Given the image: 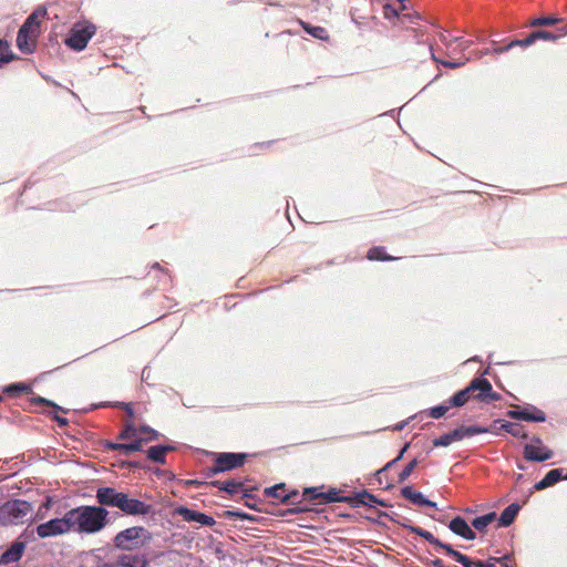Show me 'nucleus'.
<instances>
[{
	"label": "nucleus",
	"instance_id": "6",
	"mask_svg": "<svg viewBox=\"0 0 567 567\" xmlns=\"http://www.w3.org/2000/svg\"><path fill=\"white\" fill-rule=\"evenodd\" d=\"M246 453H216L214 464L206 468V476L212 477L218 473L243 466L247 460Z\"/></svg>",
	"mask_w": 567,
	"mask_h": 567
},
{
	"label": "nucleus",
	"instance_id": "36",
	"mask_svg": "<svg viewBox=\"0 0 567 567\" xmlns=\"http://www.w3.org/2000/svg\"><path fill=\"white\" fill-rule=\"evenodd\" d=\"M8 41L0 39V68L14 59Z\"/></svg>",
	"mask_w": 567,
	"mask_h": 567
},
{
	"label": "nucleus",
	"instance_id": "46",
	"mask_svg": "<svg viewBox=\"0 0 567 567\" xmlns=\"http://www.w3.org/2000/svg\"><path fill=\"white\" fill-rule=\"evenodd\" d=\"M430 52H431V55H432V59L439 63H441L443 66L445 68H450V69H457V68H461L463 65H465L466 61H462V62H452V61H445V60H437L436 56L434 55V53L432 52V47H430Z\"/></svg>",
	"mask_w": 567,
	"mask_h": 567
},
{
	"label": "nucleus",
	"instance_id": "32",
	"mask_svg": "<svg viewBox=\"0 0 567 567\" xmlns=\"http://www.w3.org/2000/svg\"><path fill=\"white\" fill-rule=\"evenodd\" d=\"M496 519V513L492 512L486 515L476 517L472 520V526L478 530L484 532L486 527Z\"/></svg>",
	"mask_w": 567,
	"mask_h": 567
},
{
	"label": "nucleus",
	"instance_id": "33",
	"mask_svg": "<svg viewBox=\"0 0 567 567\" xmlns=\"http://www.w3.org/2000/svg\"><path fill=\"white\" fill-rule=\"evenodd\" d=\"M4 393H7L10 396H18L21 393H32V388L24 383H13L4 388Z\"/></svg>",
	"mask_w": 567,
	"mask_h": 567
},
{
	"label": "nucleus",
	"instance_id": "18",
	"mask_svg": "<svg viewBox=\"0 0 567 567\" xmlns=\"http://www.w3.org/2000/svg\"><path fill=\"white\" fill-rule=\"evenodd\" d=\"M346 499L347 503H349L352 507H359L361 505L374 507L375 504L385 505L383 502L379 501L374 495L367 491L357 493L355 495Z\"/></svg>",
	"mask_w": 567,
	"mask_h": 567
},
{
	"label": "nucleus",
	"instance_id": "19",
	"mask_svg": "<svg viewBox=\"0 0 567 567\" xmlns=\"http://www.w3.org/2000/svg\"><path fill=\"white\" fill-rule=\"evenodd\" d=\"M565 23H567L566 19H564L557 14H548V16H543V17L530 19L526 23V27H528V28L553 27V25L561 27Z\"/></svg>",
	"mask_w": 567,
	"mask_h": 567
},
{
	"label": "nucleus",
	"instance_id": "15",
	"mask_svg": "<svg viewBox=\"0 0 567 567\" xmlns=\"http://www.w3.org/2000/svg\"><path fill=\"white\" fill-rule=\"evenodd\" d=\"M175 513L182 516L186 522H196L203 526H214L216 524L214 517L184 506L177 507Z\"/></svg>",
	"mask_w": 567,
	"mask_h": 567
},
{
	"label": "nucleus",
	"instance_id": "12",
	"mask_svg": "<svg viewBox=\"0 0 567 567\" xmlns=\"http://www.w3.org/2000/svg\"><path fill=\"white\" fill-rule=\"evenodd\" d=\"M123 492H118L114 487L103 486L96 489V501L99 507H116L118 508Z\"/></svg>",
	"mask_w": 567,
	"mask_h": 567
},
{
	"label": "nucleus",
	"instance_id": "4",
	"mask_svg": "<svg viewBox=\"0 0 567 567\" xmlns=\"http://www.w3.org/2000/svg\"><path fill=\"white\" fill-rule=\"evenodd\" d=\"M147 538H150L147 529L133 526L117 533L113 538V546L122 550H134L143 547Z\"/></svg>",
	"mask_w": 567,
	"mask_h": 567
},
{
	"label": "nucleus",
	"instance_id": "44",
	"mask_svg": "<svg viewBox=\"0 0 567 567\" xmlns=\"http://www.w3.org/2000/svg\"><path fill=\"white\" fill-rule=\"evenodd\" d=\"M417 466V461H411L399 474V483H403L408 480V477L413 473L415 467Z\"/></svg>",
	"mask_w": 567,
	"mask_h": 567
},
{
	"label": "nucleus",
	"instance_id": "57",
	"mask_svg": "<svg viewBox=\"0 0 567 567\" xmlns=\"http://www.w3.org/2000/svg\"><path fill=\"white\" fill-rule=\"evenodd\" d=\"M250 496H251V495H250V493H249V492H247V491H246V492L244 493V497H250Z\"/></svg>",
	"mask_w": 567,
	"mask_h": 567
},
{
	"label": "nucleus",
	"instance_id": "60",
	"mask_svg": "<svg viewBox=\"0 0 567 567\" xmlns=\"http://www.w3.org/2000/svg\"><path fill=\"white\" fill-rule=\"evenodd\" d=\"M566 478H567V475H566Z\"/></svg>",
	"mask_w": 567,
	"mask_h": 567
},
{
	"label": "nucleus",
	"instance_id": "52",
	"mask_svg": "<svg viewBox=\"0 0 567 567\" xmlns=\"http://www.w3.org/2000/svg\"><path fill=\"white\" fill-rule=\"evenodd\" d=\"M409 446H410V445H409V443H406V444L403 446V449L400 451V453L398 454V456L394 458V460H396V462H398V461H400V460L402 458L403 454H404V453H405V451L409 449Z\"/></svg>",
	"mask_w": 567,
	"mask_h": 567
},
{
	"label": "nucleus",
	"instance_id": "48",
	"mask_svg": "<svg viewBox=\"0 0 567 567\" xmlns=\"http://www.w3.org/2000/svg\"><path fill=\"white\" fill-rule=\"evenodd\" d=\"M131 444V447H132V452H140L143 450V445L146 444L145 441H143L140 436L135 437L132 440V442H130Z\"/></svg>",
	"mask_w": 567,
	"mask_h": 567
},
{
	"label": "nucleus",
	"instance_id": "26",
	"mask_svg": "<svg viewBox=\"0 0 567 567\" xmlns=\"http://www.w3.org/2000/svg\"><path fill=\"white\" fill-rule=\"evenodd\" d=\"M117 565L122 567H146L147 560L140 555H122L117 559Z\"/></svg>",
	"mask_w": 567,
	"mask_h": 567
},
{
	"label": "nucleus",
	"instance_id": "11",
	"mask_svg": "<svg viewBox=\"0 0 567 567\" xmlns=\"http://www.w3.org/2000/svg\"><path fill=\"white\" fill-rule=\"evenodd\" d=\"M565 35H567V23H565L561 27H558L556 32H550L546 30H535L530 32L526 38L520 39V48H528L533 45L537 40L556 42Z\"/></svg>",
	"mask_w": 567,
	"mask_h": 567
},
{
	"label": "nucleus",
	"instance_id": "20",
	"mask_svg": "<svg viewBox=\"0 0 567 567\" xmlns=\"http://www.w3.org/2000/svg\"><path fill=\"white\" fill-rule=\"evenodd\" d=\"M411 533L419 535L420 537L424 538L430 544L434 545L436 548L444 549L445 553L449 555V548H453L450 544H445L441 542L439 538H436L432 533L429 530H425L419 526H405Z\"/></svg>",
	"mask_w": 567,
	"mask_h": 567
},
{
	"label": "nucleus",
	"instance_id": "43",
	"mask_svg": "<svg viewBox=\"0 0 567 567\" xmlns=\"http://www.w3.org/2000/svg\"><path fill=\"white\" fill-rule=\"evenodd\" d=\"M452 405L449 404H442L437 406H433L429 410L427 414L432 419H440L446 414V412L450 410Z\"/></svg>",
	"mask_w": 567,
	"mask_h": 567
},
{
	"label": "nucleus",
	"instance_id": "51",
	"mask_svg": "<svg viewBox=\"0 0 567 567\" xmlns=\"http://www.w3.org/2000/svg\"><path fill=\"white\" fill-rule=\"evenodd\" d=\"M118 405L125 410L130 417L133 416L134 412L131 403H120Z\"/></svg>",
	"mask_w": 567,
	"mask_h": 567
},
{
	"label": "nucleus",
	"instance_id": "49",
	"mask_svg": "<svg viewBox=\"0 0 567 567\" xmlns=\"http://www.w3.org/2000/svg\"><path fill=\"white\" fill-rule=\"evenodd\" d=\"M383 13H384L385 18H391V17H396L398 16L396 9L393 6H391V4H385L383 7Z\"/></svg>",
	"mask_w": 567,
	"mask_h": 567
},
{
	"label": "nucleus",
	"instance_id": "58",
	"mask_svg": "<svg viewBox=\"0 0 567 567\" xmlns=\"http://www.w3.org/2000/svg\"><path fill=\"white\" fill-rule=\"evenodd\" d=\"M483 53L484 54H489V53H493V52H492V50L486 49Z\"/></svg>",
	"mask_w": 567,
	"mask_h": 567
},
{
	"label": "nucleus",
	"instance_id": "53",
	"mask_svg": "<svg viewBox=\"0 0 567 567\" xmlns=\"http://www.w3.org/2000/svg\"><path fill=\"white\" fill-rule=\"evenodd\" d=\"M229 515L235 516V517H239V518H246L247 517L246 514H243L240 512H229Z\"/></svg>",
	"mask_w": 567,
	"mask_h": 567
},
{
	"label": "nucleus",
	"instance_id": "27",
	"mask_svg": "<svg viewBox=\"0 0 567 567\" xmlns=\"http://www.w3.org/2000/svg\"><path fill=\"white\" fill-rule=\"evenodd\" d=\"M298 496V491H291L290 493H287L284 498H281L282 504L296 505L295 508L288 511L290 514H299L309 511L307 506L301 505L302 501H297Z\"/></svg>",
	"mask_w": 567,
	"mask_h": 567
},
{
	"label": "nucleus",
	"instance_id": "23",
	"mask_svg": "<svg viewBox=\"0 0 567 567\" xmlns=\"http://www.w3.org/2000/svg\"><path fill=\"white\" fill-rule=\"evenodd\" d=\"M401 495L412 502L413 504L421 506L436 507V504L432 501L426 499L422 493L416 492L411 486H405L401 489Z\"/></svg>",
	"mask_w": 567,
	"mask_h": 567
},
{
	"label": "nucleus",
	"instance_id": "5",
	"mask_svg": "<svg viewBox=\"0 0 567 567\" xmlns=\"http://www.w3.org/2000/svg\"><path fill=\"white\" fill-rule=\"evenodd\" d=\"M95 32L96 27L93 23L89 21L76 22L71 28L69 37L65 39V44L75 51H82L86 48Z\"/></svg>",
	"mask_w": 567,
	"mask_h": 567
},
{
	"label": "nucleus",
	"instance_id": "25",
	"mask_svg": "<svg viewBox=\"0 0 567 567\" xmlns=\"http://www.w3.org/2000/svg\"><path fill=\"white\" fill-rule=\"evenodd\" d=\"M520 509V506L516 503H513L508 505L501 514L498 519V525L502 527H507L513 524L516 516L518 515V512Z\"/></svg>",
	"mask_w": 567,
	"mask_h": 567
},
{
	"label": "nucleus",
	"instance_id": "39",
	"mask_svg": "<svg viewBox=\"0 0 567 567\" xmlns=\"http://www.w3.org/2000/svg\"><path fill=\"white\" fill-rule=\"evenodd\" d=\"M138 435L137 426L132 422H127L124 429L118 433L117 439L121 441L133 440Z\"/></svg>",
	"mask_w": 567,
	"mask_h": 567
},
{
	"label": "nucleus",
	"instance_id": "42",
	"mask_svg": "<svg viewBox=\"0 0 567 567\" xmlns=\"http://www.w3.org/2000/svg\"><path fill=\"white\" fill-rule=\"evenodd\" d=\"M265 494L268 497H272V498L279 499L281 502V498H284L286 495L285 494V484L281 483V484H277L275 486L268 487L265 489Z\"/></svg>",
	"mask_w": 567,
	"mask_h": 567
},
{
	"label": "nucleus",
	"instance_id": "16",
	"mask_svg": "<svg viewBox=\"0 0 567 567\" xmlns=\"http://www.w3.org/2000/svg\"><path fill=\"white\" fill-rule=\"evenodd\" d=\"M554 452L544 445L526 444L524 458L529 462H544L551 458Z\"/></svg>",
	"mask_w": 567,
	"mask_h": 567
},
{
	"label": "nucleus",
	"instance_id": "47",
	"mask_svg": "<svg viewBox=\"0 0 567 567\" xmlns=\"http://www.w3.org/2000/svg\"><path fill=\"white\" fill-rule=\"evenodd\" d=\"M439 39L447 49L452 48L460 40V38H449L444 33H440Z\"/></svg>",
	"mask_w": 567,
	"mask_h": 567
},
{
	"label": "nucleus",
	"instance_id": "45",
	"mask_svg": "<svg viewBox=\"0 0 567 567\" xmlns=\"http://www.w3.org/2000/svg\"><path fill=\"white\" fill-rule=\"evenodd\" d=\"M522 40H512L507 44L502 47H494L492 52L494 54H503L515 47H520Z\"/></svg>",
	"mask_w": 567,
	"mask_h": 567
},
{
	"label": "nucleus",
	"instance_id": "56",
	"mask_svg": "<svg viewBox=\"0 0 567 567\" xmlns=\"http://www.w3.org/2000/svg\"><path fill=\"white\" fill-rule=\"evenodd\" d=\"M532 444H535V445H543V442L539 437H534L533 439V443Z\"/></svg>",
	"mask_w": 567,
	"mask_h": 567
},
{
	"label": "nucleus",
	"instance_id": "40",
	"mask_svg": "<svg viewBox=\"0 0 567 567\" xmlns=\"http://www.w3.org/2000/svg\"><path fill=\"white\" fill-rule=\"evenodd\" d=\"M344 498H350V496H340L337 488H330L327 493L322 494L321 504L324 505L332 502H347Z\"/></svg>",
	"mask_w": 567,
	"mask_h": 567
},
{
	"label": "nucleus",
	"instance_id": "14",
	"mask_svg": "<svg viewBox=\"0 0 567 567\" xmlns=\"http://www.w3.org/2000/svg\"><path fill=\"white\" fill-rule=\"evenodd\" d=\"M27 548V543L20 539L14 540L0 556V566H7L19 561Z\"/></svg>",
	"mask_w": 567,
	"mask_h": 567
},
{
	"label": "nucleus",
	"instance_id": "28",
	"mask_svg": "<svg viewBox=\"0 0 567 567\" xmlns=\"http://www.w3.org/2000/svg\"><path fill=\"white\" fill-rule=\"evenodd\" d=\"M449 555L453 557L457 563L462 564L464 567H486V564L482 560H474L463 555L462 553L455 550L454 548H449Z\"/></svg>",
	"mask_w": 567,
	"mask_h": 567
},
{
	"label": "nucleus",
	"instance_id": "24",
	"mask_svg": "<svg viewBox=\"0 0 567 567\" xmlns=\"http://www.w3.org/2000/svg\"><path fill=\"white\" fill-rule=\"evenodd\" d=\"M563 478V470L561 468H554L550 470L538 483L535 484L536 491L545 489L549 486H553L557 482H559Z\"/></svg>",
	"mask_w": 567,
	"mask_h": 567
},
{
	"label": "nucleus",
	"instance_id": "55",
	"mask_svg": "<svg viewBox=\"0 0 567 567\" xmlns=\"http://www.w3.org/2000/svg\"><path fill=\"white\" fill-rule=\"evenodd\" d=\"M396 463V460H392L391 462H389L383 468L382 471H385L392 466H394V464Z\"/></svg>",
	"mask_w": 567,
	"mask_h": 567
},
{
	"label": "nucleus",
	"instance_id": "38",
	"mask_svg": "<svg viewBox=\"0 0 567 567\" xmlns=\"http://www.w3.org/2000/svg\"><path fill=\"white\" fill-rule=\"evenodd\" d=\"M137 431H138L137 437L140 436L146 443L157 440L158 435H159V433L156 430H154L147 425L138 426Z\"/></svg>",
	"mask_w": 567,
	"mask_h": 567
},
{
	"label": "nucleus",
	"instance_id": "41",
	"mask_svg": "<svg viewBox=\"0 0 567 567\" xmlns=\"http://www.w3.org/2000/svg\"><path fill=\"white\" fill-rule=\"evenodd\" d=\"M106 449L110 451H116L121 455L127 456L132 453V447L130 443H106Z\"/></svg>",
	"mask_w": 567,
	"mask_h": 567
},
{
	"label": "nucleus",
	"instance_id": "54",
	"mask_svg": "<svg viewBox=\"0 0 567 567\" xmlns=\"http://www.w3.org/2000/svg\"><path fill=\"white\" fill-rule=\"evenodd\" d=\"M497 561V558H489L487 561H484L486 564V567H495V563Z\"/></svg>",
	"mask_w": 567,
	"mask_h": 567
},
{
	"label": "nucleus",
	"instance_id": "35",
	"mask_svg": "<svg viewBox=\"0 0 567 567\" xmlns=\"http://www.w3.org/2000/svg\"><path fill=\"white\" fill-rule=\"evenodd\" d=\"M505 432L512 434L515 437L527 439V433L520 424L504 422L501 426Z\"/></svg>",
	"mask_w": 567,
	"mask_h": 567
},
{
	"label": "nucleus",
	"instance_id": "21",
	"mask_svg": "<svg viewBox=\"0 0 567 567\" xmlns=\"http://www.w3.org/2000/svg\"><path fill=\"white\" fill-rule=\"evenodd\" d=\"M31 403L39 404V405H47V406L52 408L54 410L53 413H52V419L54 421H56V423L60 426H66L68 425V423H69L68 419L58 415L59 411H62L63 413H66L68 410H64L63 408L56 405L54 402H52V401H50V400H48L45 398H42V396H33L31 399Z\"/></svg>",
	"mask_w": 567,
	"mask_h": 567
},
{
	"label": "nucleus",
	"instance_id": "30",
	"mask_svg": "<svg viewBox=\"0 0 567 567\" xmlns=\"http://www.w3.org/2000/svg\"><path fill=\"white\" fill-rule=\"evenodd\" d=\"M367 258L373 261H390L398 259L395 257L388 255L384 247L382 246H374L370 248L367 252Z\"/></svg>",
	"mask_w": 567,
	"mask_h": 567
},
{
	"label": "nucleus",
	"instance_id": "9",
	"mask_svg": "<svg viewBox=\"0 0 567 567\" xmlns=\"http://www.w3.org/2000/svg\"><path fill=\"white\" fill-rule=\"evenodd\" d=\"M72 529L71 518L69 511L62 518L50 519L47 523L37 526V535L40 538H48L66 534Z\"/></svg>",
	"mask_w": 567,
	"mask_h": 567
},
{
	"label": "nucleus",
	"instance_id": "8",
	"mask_svg": "<svg viewBox=\"0 0 567 567\" xmlns=\"http://www.w3.org/2000/svg\"><path fill=\"white\" fill-rule=\"evenodd\" d=\"M465 389L470 390V400L492 403L501 399V394L493 390L492 383L482 377L474 378Z\"/></svg>",
	"mask_w": 567,
	"mask_h": 567
},
{
	"label": "nucleus",
	"instance_id": "3",
	"mask_svg": "<svg viewBox=\"0 0 567 567\" xmlns=\"http://www.w3.org/2000/svg\"><path fill=\"white\" fill-rule=\"evenodd\" d=\"M32 505L23 499H11L0 506V524L3 526L20 525L28 520Z\"/></svg>",
	"mask_w": 567,
	"mask_h": 567
},
{
	"label": "nucleus",
	"instance_id": "31",
	"mask_svg": "<svg viewBox=\"0 0 567 567\" xmlns=\"http://www.w3.org/2000/svg\"><path fill=\"white\" fill-rule=\"evenodd\" d=\"M299 24L302 27V29L310 35H312L316 39L319 40H328L329 33L323 27L319 25H311L302 20H299Z\"/></svg>",
	"mask_w": 567,
	"mask_h": 567
},
{
	"label": "nucleus",
	"instance_id": "50",
	"mask_svg": "<svg viewBox=\"0 0 567 567\" xmlns=\"http://www.w3.org/2000/svg\"><path fill=\"white\" fill-rule=\"evenodd\" d=\"M456 43H457V49L460 51H465L466 49H468L472 45V41L463 40L462 38H460V40Z\"/></svg>",
	"mask_w": 567,
	"mask_h": 567
},
{
	"label": "nucleus",
	"instance_id": "29",
	"mask_svg": "<svg viewBox=\"0 0 567 567\" xmlns=\"http://www.w3.org/2000/svg\"><path fill=\"white\" fill-rule=\"evenodd\" d=\"M212 486L217 487L220 491L227 492L229 495L236 494L243 487V482L238 480H229V481H213L209 483Z\"/></svg>",
	"mask_w": 567,
	"mask_h": 567
},
{
	"label": "nucleus",
	"instance_id": "37",
	"mask_svg": "<svg viewBox=\"0 0 567 567\" xmlns=\"http://www.w3.org/2000/svg\"><path fill=\"white\" fill-rule=\"evenodd\" d=\"M470 401V390H466L465 388L458 392H456L451 399H450V405L455 408H461L465 405Z\"/></svg>",
	"mask_w": 567,
	"mask_h": 567
},
{
	"label": "nucleus",
	"instance_id": "13",
	"mask_svg": "<svg viewBox=\"0 0 567 567\" xmlns=\"http://www.w3.org/2000/svg\"><path fill=\"white\" fill-rule=\"evenodd\" d=\"M507 416L515 420H523L528 422H545L546 414L540 409L529 405L524 409L509 410Z\"/></svg>",
	"mask_w": 567,
	"mask_h": 567
},
{
	"label": "nucleus",
	"instance_id": "34",
	"mask_svg": "<svg viewBox=\"0 0 567 567\" xmlns=\"http://www.w3.org/2000/svg\"><path fill=\"white\" fill-rule=\"evenodd\" d=\"M322 494L323 492H319L318 487H307L302 493V501L312 502L315 505H322Z\"/></svg>",
	"mask_w": 567,
	"mask_h": 567
},
{
	"label": "nucleus",
	"instance_id": "1",
	"mask_svg": "<svg viewBox=\"0 0 567 567\" xmlns=\"http://www.w3.org/2000/svg\"><path fill=\"white\" fill-rule=\"evenodd\" d=\"M72 529L79 534H96L109 524L104 507L82 505L69 511Z\"/></svg>",
	"mask_w": 567,
	"mask_h": 567
},
{
	"label": "nucleus",
	"instance_id": "7",
	"mask_svg": "<svg viewBox=\"0 0 567 567\" xmlns=\"http://www.w3.org/2000/svg\"><path fill=\"white\" fill-rule=\"evenodd\" d=\"M488 432H494V430L492 427L489 429V427H483V426H477V425H472V426L463 425V426H460V427L453 430L452 432L445 433V434L436 437L435 440H433V445L435 447H441V446L445 447V446L451 445L454 442L463 440L464 437H471L476 434H483V433H488Z\"/></svg>",
	"mask_w": 567,
	"mask_h": 567
},
{
	"label": "nucleus",
	"instance_id": "59",
	"mask_svg": "<svg viewBox=\"0 0 567 567\" xmlns=\"http://www.w3.org/2000/svg\"><path fill=\"white\" fill-rule=\"evenodd\" d=\"M2 400V398L0 396V401Z\"/></svg>",
	"mask_w": 567,
	"mask_h": 567
},
{
	"label": "nucleus",
	"instance_id": "22",
	"mask_svg": "<svg viewBox=\"0 0 567 567\" xmlns=\"http://www.w3.org/2000/svg\"><path fill=\"white\" fill-rule=\"evenodd\" d=\"M175 450L172 445H155L147 450V458L154 463L166 464V455Z\"/></svg>",
	"mask_w": 567,
	"mask_h": 567
},
{
	"label": "nucleus",
	"instance_id": "10",
	"mask_svg": "<svg viewBox=\"0 0 567 567\" xmlns=\"http://www.w3.org/2000/svg\"><path fill=\"white\" fill-rule=\"evenodd\" d=\"M118 509L128 516H146L152 512V505L123 493Z\"/></svg>",
	"mask_w": 567,
	"mask_h": 567
},
{
	"label": "nucleus",
	"instance_id": "2",
	"mask_svg": "<svg viewBox=\"0 0 567 567\" xmlns=\"http://www.w3.org/2000/svg\"><path fill=\"white\" fill-rule=\"evenodd\" d=\"M47 16L45 8L35 9L24 21L17 35V47L23 53H32L41 33V21Z\"/></svg>",
	"mask_w": 567,
	"mask_h": 567
},
{
	"label": "nucleus",
	"instance_id": "17",
	"mask_svg": "<svg viewBox=\"0 0 567 567\" xmlns=\"http://www.w3.org/2000/svg\"><path fill=\"white\" fill-rule=\"evenodd\" d=\"M449 528L455 535L463 537L466 540H474L476 538L475 532L471 528V526L466 523L464 518L461 516L454 517L450 524Z\"/></svg>",
	"mask_w": 567,
	"mask_h": 567
}]
</instances>
